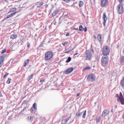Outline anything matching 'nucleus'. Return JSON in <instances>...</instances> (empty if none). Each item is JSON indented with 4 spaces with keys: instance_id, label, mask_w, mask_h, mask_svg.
Wrapping results in <instances>:
<instances>
[{
    "instance_id": "f257e3e1",
    "label": "nucleus",
    "mask_w": 124,
    "mask_h": 124,
    "mask_svg": "<svg viewBox=\"0 0 124 124\" xmlns=\"http://www.w3.org/2000/svg\"><path fill=\"white\" fill-rule=\"evenodd\" d=\"M102 65L103 66H106L108 64V62H109V59L107 56H103L101 60Z\"/></svg>"
},
{
    "instance_id": "f03ea898",
    "label": "nucleus",
    "mask_w": 124,
    "mask_h": 124,
    "mask_svg": "<svg viewBox=\"0 0 124 124\" xmlns=\"http://www.w3.org/2000/svg\"><path fill=\"white\" fill-rule=\"evenodd\" d=\"M84 57L85 60L90 61L92 59V52L90 50H87L84 54Z\"/></svg>"
},
{
    "instance_id": "7ed1b4c3",
    "label": "nucleus",
    "mask_w": 124,
    "mask_h": 124,
    "mask_svg": "<svg viewBox=\"0 0 124 124\" xmlns=\"http://www.w3.org/2000/svg\"><path fill=\"white\" fill-rule=\"evenodd\" d=\"M45 58L46 61L51 60V58H53V52L52 51H48L46 53Z\"/></svg>"
},
{
    "instance_id": "20e7f679",
    "label": "nucleus",
    "mask_w": 124,
    "mask_h": 124,
    "mask_svg": "<svg viewBox=\"0 0 124 124\" xmlns=\"http://www.w3.org/2000/svg\"><path fill=\"white\" fill-rule=\"evenodd\" d=\"M102 53L104 56H107L110 53V49L107 46H105L102 49Z\"/></svg>"
},
{
    "instance_id": "39448f33",
    "label": "nucleus",
    "mask_w": 124,
    "mask_h": 124,
    "mask_svg": "<svg viewBox=\"0 0 124 124\" xmlns=\"http://www.w3.org/2000/svg\"><path fill=\"white\" fill-rule=\"evenodd\" d=\"M95 75L93 74H90L89 75L87 78V80L88 82H93L95 80Z\"/></svg>"
},
{
    "instance_id": "423d86ee",
    "label": "nucleus",
    "mask_w": 124,
    "mask_h": 124,
    "mask_svg": "<svg viewBox=\"0 0 124 124\" xmlns=\"http://www.w3.org/2000/svg\"><path fill=\"white\" fill-rule=\"evenodd\" d=\"M117 101L118 102H121V104H124V98L122 93H120V96L118 97Z\"/></svg>"
},
{
    "instance_id": "0eeeda50",
    "label": "nucleus",
    "mask_w": 124,
    "mask_h": 124,
    "mask_svg": "<svg viewBox=\"0 0 124 124\" xmlns=\"http://www.w3.org/2000/svg\"><path fill=\"white\" fill-rule=\"evenodd\" d=\"M109 3L108 0H101V7H106Z\"/></svg>"
},
{
    "instance_id": "6e6552de",
    "label": "nucleus",
    "mask_w": 124,
    "mask_h": 124,
    "mask_svg": "<svg viewBox=\"0 0 124 124\" xmlns=\"http://www.w3.org/2000/svg\"><path fill=\"white\" fill-rule=\"evenodd\" d=\"M118 13L119 14H123L124 13V7L121 4H119L117 6Z\"/></svg>"
},
{
    "instance_id": "1a4fd4ad",
    "label": "nucleus",
    "mask_w": 124,
    "mask_h": 124,
    "mask_svg": "<svg viewBox=\"0 0 124 124\" xmlns=\"http://www.w3.org/2000/svg\"><path fill=\"white\" fill-rule=\"evenodd\" d=\"M74 70V68L72 67L69 68L64 72V74H67L68 75V74H70V73H71Z\"/></svg>"
},
{
    "instance_id": "9d476101",
    "label": "nucleus",
    "mask_w": 124,
    "mask_h": 124,
    "mask_svg": "<svg viewBox=\"0 0 124 124\" xmlns=\"http://www.w3.org/2000/svg\"><path fill=\"white\" fill-rule=\"evenodd\" d=\"M109 112L110 110L108 109H105L102 112V117L105 118V117H106V116L109 114Z\"/></svg>"
},
{
    "instance_id": "9b49d317",
    "label": "nucleus",
    "mask_w": 124,
    "mask_h": 124,
    "mask_svg": "<svg viewBox=\"0 0 124 124\" xmlns=\"http://www.w3.org/2000/svg\"><path fill=\"white\" fill-rule=\"evenodd\" d=\"M103 19L104 20V22H103L104 27H105V26H106V21H107L108 19L107 16H106V13H104L103 16Z\"/></svg>"
},
{
    "instance_id": "f8f14e48",
    "label": "nucleus",
    "mask_w": 124,
    "mask_h": 124,
    "mask_svg": "<svg viewBox=\"0 0 124 124\" xmlns=\"http://www.w3.org/2000/svg\"><path fill=\"white\" fill-rule=\"evenodd\" d=\"M71 118V115L70 116V117L67 118L66 119H64V120H62V124H65L68 121H69V119Z\"/></svg>"
},
{
    "instance_id": "ddd939ff",
    "label": "nucleus",
    "mask_w": 124,
    "mask_h": 124,
    "mask_svg": "<svg viewBox=\"0 0 124 124\" xmlns=\"http://www.w3.org/2000/svg\"><path fill=\"white\" fill-rule=\"evenodd\" d=\"M3 60H4V57L3 56H0V68L2 65V62H3Z\"/></svg>"
},
{
    "instance_id": "4468645a",
    "label": "nucleus",
    "mask_w": 124,
    "mask_h": 124,
    "mask_svg": "<svg viewBox=\"0 0 124 124\" xmlns=\"http://www.w3.org/2000/svg\"><path fill=\"white\" fill-rule=\"evenodd\" d=\"M17 12H15L11 14L10 15L8 16L5 19H9V18H11L12 16H14L16 14Z\"/></svg>"
},
{
    "instance_id": "2eb2a0df",
    "label": "nucleus",
    "mask_w": 124,
    "mask_h": 124,
    "mask_svg": "<svg viewBox=\"0 0 124 124\" xmlns=\"http://www.w3.org/2000/svg\"><path fill=\"white\" fill-rule=\"evenodd\" d=\"M17 10V8H13L11 9L9 12H8V14H9V13H11V12H14V11H16Z\"/></svg>"
},
{
    "instance_id": "dca6fc26",
    "label": "nucleus",
    "mask_w": 124,
    "mask_h": 124,
    "mask_svg": "<svg viewBox=\"0 0 124 124\" xmlns=\"http://www.w3.org/2000/svg\"><path fill=\"white\" fill-rule=\"evenodd\" d=\"M28 122H30V123H31V122H32V121H33V117H32V116L28 117Z\"/></svg>"
},
{
    "instance_id": "f3484780",
    "label": "nucleus",
    "mask_w": 124,
    "mask_h": 124,
    "mask_svg": "<svg viewBox=\"0 0 124 124\" xmlns=\"http://www.w3.org/2000/svg\"><path fill=\"white\" fill-rule=\"evenodd\" d=\"M10 38H11V39H15V38H17V34H14L12 35L10 37Z\"/></svg>"
},
{
    "instance_id": "a211bd4d",
    "label": "nucleus",
    "mask_w": 124,
    "mask_h": 124,
    "mask_svg": "<svg viewBox=\"0 0 124 124\" xmlns=\"http://www.w3.org/2000/svg\"><path fill=\"white\" fill-rule=\"evenodd\" d=\"M90 69H92V67L87 66L83 68V71H86V70H90Z\"/></svg>"
},
{
    "instance_id": "6ab92c4d",
    "label": "nucleus",
    "mask_w": 124,
    "mask_h": 124,
    "mask_svg": "<svg viewBox=\"0 0 124 124\" xmlns=\"http://www.w3.org/2000/svg\"><path fill=\"white\" fill-rule=\"evenodd\" d=\"M59 12L58 10H55L53 12V13H52V16L53 17H55V16H56V15H57V14H58V13Z\"/></svg>"
},
{
    "instance_id": "aec40b11",
    "label": "nucleus",
    "mask_w": 124,
    "mask_h": 124,
    "mask_svg": "<svg viewBox=\"0 0 124 124\" xmlns=\"http://www.w3.org/2000/svg\"><path fill=\"white\" fill-rule=\"evenodd\" d=\"M79 7H82L84 5V2L83 1H80L78 3Z\"/></svg>"
},
{
    "instance_id": "412c9836",
    "label": "nucleus",
    "mask_w": 124,
    "mask_h": 124,
    "mask_svg": "<svg viewBox=\"0 0 124 124\" xmlns=\"http://www.w3.org/2000/svg\"><path fill=\"white\" fill-rule=\"evenodd\" d=\"M82 114H83V112H80V111H78L76 114V116L77 117H81Z\"/></svg>"
},
{
    "instance_id": "4be33fe9",
    "label": "nucleus",
    "mask_w": 124,
    "mask_h": 124,
    "mask_svg": "<svg viewBox=\"0 0 124 124\" xmlns=\"http://www.w3.org/2000/svg\"><path fill=\"white\" fill-rule=\"evenodd\" d=\"M79 31H84V28L83 27V26L82 25H79Z\"/></svg>"
},
{
    "instance_id": "5701e85b",
    "label": "nucleus",
    "mask_w": 124,
    "mask_h": 124,
    "mask_svg": "<svg viewBox=\"0 0 124 124\" xmlns=\"http://www.w3.org/2000/svg\"><path fill=\"white\" fill-rule=\"evenodd\" d=\"M29 62H30V60L27 59V61L25 62L24 66H27V65H28V64H29Z\"/></svg>"
},
{
    "instance_id": "b1692460",
    "label": "nucleus",
    "mask_w": 124,
    "mask_h": 124,
    "mask_svg": "<svg viewBox=\"0 0 124 124\" xmlns=\"http://www.w3.org/2000/svg\"><path fill=\"white\" fill-rule=\"evenodd\" d=\"M82 113H83L82 115V117L84 119L86 118V114L87 113V110H85L84 111H82Z\"/></svg>"
},
{
    "instance_id": "393cba45",
    "label": "nucleus",
    "mask_w": 124,
    "mask_h": 124,
    "mask_svg": "<svg viewBox=\"0 0 124 124\" xmlns=\"http://www.w3.org/2000/svg\"><path fill=\"white\" fill-rule=\"evenodd\" d=\"M121 84L122 85V87H124V77L121 80Z\"/></svg>"
},
{
    "instance_id": "a878e982",
    "label": "nucleus",
    "mask_w": 124,
    "mask_h": 124,
    "mask_svg": "<svg viewBox=\"0 0 124 124\" xmlns=\"http://www.w3.org/2000/svg\"><path fill=\"white\" fill-rule=\"evenodd\" d=\"M32 77H33V75H31L27 78V79L30 81L32 78Z\"/></svg>"
},
{
    "instance_id": "bb28decb",
    "label": "nucleus",
    "mask_w": 124,
    "mask_h": 124,
    "mask_svg": "<svg viewBox=\"0 0 124 124\" xmlns=\"http://www.w3.org/2000/svg\"><path fill=\"white\" fill-rule=\"evenodd\" d=\"M120 62L121 63H123V62H124V56H122L121 57Z\"/></svg>"
},
{
    "instance_id": "cd10ccee",
    "label": "nucleus",
    "mask_w": 124,
    "mask_h": 124,
    "mask_svg": "<svg viewBox=\"0 0 124 124\" xmlns=\"http://www.w3.org/2000/svg\"><path fill=\"white\" fill-rule=\"evenodd\" d=\"M43 4H44L43 2H42L37 5V7H38V8L41 7V6H42V5H43Z\"/></svg>"
},
{
    "instance_id": "c85d7f7f",
    "label": "nucleus",
    "mask_w": 124,
    "mask_h": 124,
    "mask_svg": "<svg viewBox=\"0 0 124 124\" xmlns=\"http://www.w3.org/2000/svg\"><path fill=\"white\" fill-rule=\"evenodd\" d=\"M33 107L34 108V109H35V110H37V107L36 106V103H34L33 104Z\"/></svg>"
},
{
    "instance_id": "c756f323",
    "label": "nucleus",
    "mask_w": 124,
    "mask_h": 124,
    "mask_svg": "<svg viewBox=\"0 0 124 124\" xmlns=\"http://www.w3.org/2000/svg\"><path fill=\"white\" fill-rule=\"evenodd\" d=\"M98 40L100 42L101 41V35H98L97 36Z\"/></svg>"
},
{
    "instance_id": "7c9ffc66",
    "label": "nucleus",
    "mask_w": 124,
    "mask_h": 124,
    "mask_svg": "<svg viewBox=\"0 0 124 124\" xmlns=\"http://www.w3.org/2000/svg\"><path fill=\"white\" fill-rule=\"evenodd\" d=\"M62 45H63V46H65V45H66L67 44H68V42H64L63 43H62Z\"/></svg>"
},
{
    "instance_id": "2f4dec72",
    "label": "nucleus",
    "mask_w": 124,
    "mask_h": 124,
    "mask_svg": "<svg viewBox=\"0 0 124 124\" xmlns=\"http://www.w3.org/2000/svg\"><path fill=\"white\" fill-rule=\"evenodd\" d=\"M71 61V57H69L67 60L66 61V62H69Z\"/></svg>"
},
{
    "instance_id": "473e14b6",
    "label": "nucleus",
    "mask_w": 124,
    "mask_h": 124,
    "mask_svg": "<svg viewBox=\"0 0 124 124\" xmlns=\"http://www.w3.org/2000/svg\"><path fill=\"white\" fill-rule=\"evenodd\" d=\"M63 1L66 2V3H68L69 2L71 1V0H62Z\"/></svg>"
},
{
    "instance_id": "72a5a7b5",
    "label": "nucleus",
    "mask_w": 124,
    "mask_h": 124,
    "mask_svg": "<svg viewBox=\"0 0 124 124\" xmlns=\"http://www.w3.org/2000/svg\"><path fill=\"white\" fill-rule=\"evenodd\" d=\"M11 81V78H8L6 83L7 84H10Z\"/></svg>"
},
{
    "instance_id": "f704fd0d",
    "label": "nucleus",
    "mask_w": 124,
    "mask_h": 124,
    "mask_svg": "<svg viewBox=\"0 0 124 124\" xmlns=\"http://www.w3.org/2000/svg\"><path fill=\"white\" fill-rule=\"evenodd\" d=\"M45 82V79H42L40 81V83H41V85H42L43 83Z\"/></svg>"
},
{
    "instance_id": "c9c22d12",
    "label": "nucleus",
    "mask_w": 124,
    "mask_h": 124,
    "mask_svg": "<svg viewBox=\"0 0 124 124\" xmlns=\"http://www.w3.org/2000/svg\"><path fill=\"white\" fill-rule=\"evenodd\" d=\"M73 49H70L69 50H68L66 52H65V54H68V53H70L71 51H72Z\"/></svg>"
},
{
    "instance_id": "e433bc0d",
    "label": "nucleus",
    "mask_w": 124,
    "mask_h": 124,
    "mask_svg": "<svg viewBox=\"0 0 124 124\" xmlns=\"http://www.w3.org/2000/svg\"><path fill=\"white\" fill-rule=\"evenodd\" d=\"M6 52V49H4L2 50L1 54H4V53H5Z\"/></svg>"
},
{
    "instance_id": "4c0bfd02",
    "label": "nucleus",
    "mask_w": 124,
    "mask_h": 124,
    "mask_svg": "<svg viewBox=\"0 0 124 124\" xmlns=\"http://www.w3.org/2000/svg\"><path fill=\"white\" fill-rule=\"evenodd\" d=\"M96 122H97V123H99V122H100V118H96Z\"/></svg>"
},
{
    "instance_id": "58836bf2",
    "label": "nucleus",
    "mask_w": 124,
    "mask_h": 124,
    "mask_svg": "<svg viewBox=\"0 0 124 124\" xmlns=\"http://www.w3.org/2000/svg\"><path fill=\"white\" fill-rule=\"evenodd\" d=\"M84 31H85V32H86L87 31H88V28L87 27H85Z\"/></svg>"
},
{
    "instance_id": "ea45409f",
    "label": "nucleus",
    "mask_w": 124,
    "mask_h": 124,
    "mask_svg": "<svg viewBox=\"0 0 124 124\" xmlns=\"http://www.w3.org/2000/svg\"><path fill=\"white\" fill-rule=\"evenodd\" d=\"M8 75H9V73H7V74H5L4 76V78H5V77H6V76H7Z\"/></svg>"
},
{
    "instance_id": "a19ab883",
    "label": "nucleus",
    "mask_w": 124,
    "mask_h": 124,
    "mask_svg": "<svg viewBox=\"0 0 124 124\" xmlns=\"http://www.w3.org/2000/svg\"><path fill=\"white\" fill-rule=\"evenodd\" d=\"M118 1H119L120 3H122V2H123V0H118Z\"/></svg>"
},
{
    "instance_id": "79ce46f5",
    "label": "nucleus",
    "mask_w": 124,
    "mask_h": 124,
    "mask_svg": "<svg viewBox=\"0 0 124 124\" xmlns=\"http://www.w3.org/2000/svg\"><path fill=\"white\" fill-rule=\"evenodd\" d=\"M69 35H70L69 33H66V36H69Z\"/></svg>"
},
{
    "instance_id": "37998d69",
    "label": "nucleus",
    "mask_w": 124,
    "mask_h": 124,
    "mask_svg": "<svg viewBox=\"0 0 124 124\" xmlns=\"http://www.w3.org/2000/svg\"><path fill=\"white\" fill-rule=\"evenodd\" d=\"M74 30H75L76 31H78V28H74Z\"/></svg>"
},
{
    "instance_id": "c03bdc74",
    "label": "nucleus",
    "mask_w": 124,
    "mask_h": 124,
    "mask_svg": "<svg viewBox=\"0 0 124 124\" xmlns=\"http://www.w3.org/2000/svg\"><path fill=\"white\" fill-rule=\"evenodd\" d=\"M24 110H26V108H25L24 109H23L21 110V112H24Z\"/></svg>"
},
{
    "instance_id": "a18cd8bd",
    "label": "nucleus",
    "mask_w": 124,
    "mask_h": 124,
    "mask_svg": "<svg viewBox=\"0 0 124 124\" xmlns=\"http://www.w3.org/2000/svg\"><path fill=\"white\" fill-rule=\"evenodd\" d=\"M78 53H76L75 54H74V56H77V55H78Z\"/></svg>"
},
{
    "instance_id": "49530a36",
    "label": "nucleus",
    "mask_w": 124,
    "mask_h": 124,
    "mask_svg": "<svg viewBox=\"0 0 124 124\" xmlns=\"http://www.w3.org/2000/svg\"><path fill=\"white\" fill-rule=\"evenodd\" d=\"M77 96H79L80 95V93H78L77 94Z\"/></svg>"
},
{
    "instance_id": "de8ad7c7",
    "label": "nucleus",
    "mask_w": 124,
    "mask_h": 124,
    "mask_svg": "<svg viewBox=\"0 0 124 124\" xmlns=\"http://www.w3.org/2000/svg\"><path fill=\"white\" fill-rule=\"evenodd\" d=\"M2 96V94H1V93L0 92V97H1Z\"/></svg>"
},
{
    "instance_id": "09e8293b",
    "label": "nucleus",
    "mask_w": 124,
    "mask_h": 124,
    "mask_svg": "<svg viewBox=\"0 0 124 124\" xmlns=\"http://www.w3.org/2000/svg\"><path fill=\"white\" fill-rule=\"evenodd\" d=\"M31 111L32 112H33V108H31Z\"/></svg>"
},
{
    "instance_id": "8fccbe9b",
    "label": "nucleus",
    "mask_w": 124,
    "mask_h": 124,
    "mask_svg": "<svg viewBox=\"0 0 124 124\" xmlns=\"http://www.w3.org/2000/svg\"><path fill=\"white\" fill-rule=\"evenodd\" d=\"M93 38H95V39H96V36L94 35V36H93Z\"/></svg>"
},
{
    "instance_id": "3c124183",
    "label": "nucleus",
    "mask_w": 124,
    "mask_h": 124,
    "mask_svg": "<svg viewBox=\"0 0 124 124\" xmlns=\"http://www.w3.org/2000/svg\"><path fill=\"white\" fill-rule=\"evenodd\" d=\"M30 44H28V45H27V47H28V48H30Z\"/></svg>"
},
{
    "instance_id": "603ef678",
    "label": "nucleus",
    "mask_w": 124,
    "mask_h": 124,
    "mask_svg": "<svg viewBox=\"0 0 124 124\" xmlns=\"http://www.w3.org/2000/svg\"><path fill=\"white\" fill-rule=\"evenodd\" d=\"M83 16L84 17H85V15L83 14Z\"/></svg>"
},
{
    "instance_id": "864d4df0",
    "label": "nucleus",
    "mask_w": 124,
    "mask_h": 124,
    "mask_svg": "<svg viewBox=\"0 0 124 124\" xmlns=\"http://www.w3.org/2000/svg\"><path fill=\"white\" fill-rule=\"evenodd\" d=\"M111 112H113V109H111Z\"/></svg>"
},
{
    "instance_id": "5fc2aeb1",
    "label": "nucleus",
    "mask_w": 124,
    "mask_h": 124,
    "mask_svg": "<svg viewBox=\"0 0 124 124\" xmlns=\"http://www.w3.org/2000/svg\"><path fill=\"white\" fill-rule=\"evenodd\" d=\"M92 51L93 52V49H92Z\"/></svg>"
},
{
    "instance_id": "6e6d98bb",
    "label": "nucleus",
    "mask_w": 124,
    "mask_h": 124,
    "mask_svg": "<svg viewBox=\"0 0 124 124\" xmlns=\"http://www.w3.org/2000/svg\"><path fill=\"white\" fill-rule=\"evenodd\" d=\"M117 95H119V94H117Z\"/></svg>"
},
{
    "instance_id": "4d7b16f0",
    "label": "nucleus",
    "mask_w": 124,
    "mask_h": 124,
    "mask_svg": "<svg viewBox=\"0 0 124 124\" xmlns=\"http://www.w3.org/2000/svg\"><path fill=\"white\" fill-rule=\"evenodd\" d=\"M13 46H12V47H13Z\"/></svg>"
}]
</instances>
